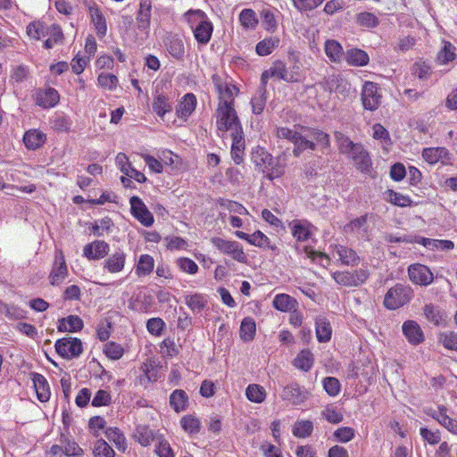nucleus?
I'll return each instance as SVG.
<instances>
[{
  "instance_id": "f257e3e1",
  "label": "nucleus",
  "mask_w": 457,
  "mask_h": 457,
  "mask_svg": "<svg viewBox=\"0 0 457 457\" xmlns=\"http://www.w3.org/2000/svg\"><path fill=\"white\" fill-rule=\"evenodd\" d=\"M184 17L197 43L206 45L210 41L213 31L212 23L206 13L201 10H189Z\"/></svg>"
},
{
  "instance_id": "f03ea898",
  "label": "nucleus",
  "mask_w": 457,
  "mask_h": 457,
  "mask_svg": "<svg viewBox=\"0 0 457 457\" xmlns=\"http://www.w3.org/2000/svg\"><path fill=\"white\" fill-rule=\"evenodd\" d=\"M215 115L217 130L221 137H225L228 132L231 135L243 129L234 106L225 103L218 105Z\"/></svg>"
},
{
  "instance_id": "7ed1b4c3",
  "label": "nucleus",
  "mask_w": 457,
  "mask_h": 457,
  "mask_svg": "<svg viewBox=\"0 0 457 457\" xmlns=\"http://www.w3.org/2000/svg\"><path fill=\"white\" fill-rule=\"evenodd\" d=\"M413 295L409 286L396 284L386 292L384 298V306L388 310H396L408 303Z\"/></svg>"
},
{
  "instance_id": "20e7f679",
  "label": "nucleus",
  "mask_w": 457,
  "mask_h": 457,
  "mask_svg": "<svg viewBox=\"0 0 457 457\" xmlns=\"http://www.w3.org/2000/svg\"><path fill=\"white\" fill-rule=\"evenodd\" d=\"M276 135L278 138L287 139L295 145L293 154L295 157H299L300 154L305 150H314L315 144L303 137L299 132L290 129L285 127H279L276 129Z\"/></svg>"
},
{
  "instance_id": "39448f33",
  "label": "nucleus",
  "mask_w": 457,
  "mask_h": 457,
  "mask_svg": "<svg viewBox=\"0 0 457 457\" xmlns=\"http://www.w3.org/2000/svg\"><path fill=\"white\" fill-rule=\"evenodd\" d=\"M211 243L220 253L230 256L233 260L240 263H245L247 262L244 248L238 242L227 240L220 237H213L211 238Z\"/></svg>"
},
{
  "instance_id": "423d86ee",
  "label": "nucleus",
  "mask_w": 457,
  "mask_h": 457,
  "mask_svg": "<svg viewBox=\"0 0 457 457\" xmlns=\"http://www.w3.org/2000/svg\"><path fill=\"white\" fill-rule=\"evenodd\" d=\"M372 219V214L365 213L360 217L351 220L344 227L345 234H351L357 238L370 241L371 239V228L370 221Z\"/></svg>"
},
{
  "instance_id": "0eeeda50",
  "label": "nucleus",
  "mask_w": 457,
  "mask_h": 457,
  "mask_svg": "<svg viewBox=\"0 0 457 457\" xmlns=\"http://www.w3.org/2000/svg\"><path fill=\"white\" fill-rule=\"evenodd\" d=\"M361 99L363 108L368 111H376L382 99L381 89L372 81H365L361 87Z\"/></svg>"
},
{
  "instance_id": "6e6552de",
  "label": "nucleus",
  "mask_w": 457,
  "mask_h": 457,
  "mask_svg": "<svg viewBox=\"0 0 457 457\" xmlns=\"http://www.w3.org/2000/svg\"><path fill=\"white\" fill-rule=\"evenodd\" d=\"M424 412L434 419L450 433L457 435V420L450 417V410L447 406L438 404L436 410L431 407H426L424 408Z\"/></svg>"
},
{
  "instance_id": "1a4fd4ad",
  "label": "nucleus",
  "mask_w": 457,
  "mask_h": 457,
  "mask_svg": "<svg viewBox=\"0 0 457 457\" xmlns=\"http://www.w3.org/2000/svg\"><path fill=\"white\" fill-rule=\"evenodd\" d=\"M54 347L60 356L68 360L79 357L83 351L81 341L71 337L58 339Z\"/></svg>"
},
{
  "instance_id": "9d476101",
  "label": "nucleus",
  "mask_w": 457,
  "mask_h": 457,
  "mask_svg": "<svg viewBox=\"0 0 457 457\" xmlns=\"http://www.w3.org/2000/svg\"><path fill=\"white\" fill-rule=\"evenodd\" d=\"M69 270L65 257L62 250L57 249L54 253V260L49 274V283L57 287L60 286L68 277Z\"/></svg>"
},
{
  "instance_id": "9b49d317",
  "label": "nucleus",
  "mask_w": 457,
  "mask_h": 457,
  "mask_svg": "<svg viewBox=\"0 0 457 457\" xmlns=\"http://www.w3.org/2000/svg\"><path fill=\"white\" fill-rule=\"evenodd\" d=\"M129 204L131 214L143 226L150 227L153 225L154 221V216L140 197L137 195L130 197Z\"/></svg>"
},
{
  "instance_id": "f8f14e48",
  "label": "nucleus",
  "mask_w": 457,
  "mask_h": 457,
  "mask_svg": "<svg viewBox=\"0 0 457 457\" xmlns=\"http://www.w3.org/2000/svg\"><path fill=\"white\" fill-rule=\"evenodd\" d=\"M408 275L412 283L424 287L430 285L434 279V275L429 268L420 263L410 265Z\"/></svg>"
},
{
  "instance_id": "ddd939ff",
  "label": "nucleus",
  "mask_w": 457,
  "mask_h": 457,
  "mask_svg": "<svg viewBox=\"0 0 457 457\" xmlns=\"http://www.w3.org/2000/svg\"><path fill=\"white\" fill-rule=\"evenodd\" d=\"M308 391L296 382H292L283 388L281 397L294 405H300L308 398Z\"/></svg>"
},
{
  "instance_id": "4468645a",
  "label": "nucleus",
  "mask_w": 457,
  "mask_h": 457,
  "mask_svg": "<svg viewBox=\"0 0 457 457\" xmlns=\"http://www.w3.org/2000/svg\"><path fill=\"white\" fill-rule=\"evenodd\" d=\"M331 247L333 248L331 251L332 258L336 259L342 265H358L360 257L354 250L341 245H336Z\"/></svg>"
},
{
  "instance_id": "2eb2a0df",
  "label": "nucleus",
  "mask_w": 457,
  "mask_h": 457,
  "mask_svg": "<svg viewBox=\"0 0 457 457\" xmlns=\"http://www.w3.org/2000/svg\"><path fill=\"white\" fill-rule=\"evenodd\" d=\"M213 80L215 82V86L219 93L218 105H223V104L225 103L229 106H234L235 96L238 92L237 87L231 83L220 81L215 76L213 77Z\"/></svg>"
},
{
  "instance_id": "dca6fc26",
  "label": "nucleus",
  "mask_w": 457,
  "mask_h": 457,
  "mask_svg": "<svg viewBox=\"0 0 457 457\" xmlns=\"http://www.w3.org/2000/svg\"><path fill=\"white\" fill-rule=\"evenodd\" d=\"M348 156L352 158L357 170L362 173H370L372 166L371 159L362 145L360 144L358 146H355Z\"/></svg>"
},
{
  "instance_id": "f3484780",
  "label": "nucleus",
  "mask_w": 457,
  "mask_h": 457,
  "mask_svg": "<svg viewBox=\"0 0 457 457\" xmlns=\"http://www.w3.org/2000/svg\"><path fill=\"white\" fill-rule=\"evenodd\" d=\"M422 158L429 164L441 162L446 165L451 161V154L445 147H428L423 149Z\"/></svg>"
},
{
  "instance_id": "a211bd4d",
  "label": "nucleus",
  "mask_w": 457,
  "mask_h": 457,
  "mask_svg": "<svg viewBox=\"0 0 457 457\" xmlns=\"http://www.w3.org/2000/svg\"><path fill=\"white\" fill-rule=\"evenodd\" d=\"M235 235L238 238L245 240L250 245L257 247L268 248L271 250H274L276 248L275 245L271 244L270 238L260 230H257L251 235L238 230L235 232Z\"/></svg>"
},
{
  "instance_id": "6ab92c4d",
  "label": "nucleus",
  "mask_w": 457,
  "mask_h": 457,
  "mask_svg": "<svg viewBox=\"0 0 457 457\" xmlns=\"http://www.w3.org/2000/svg\"><path fill=\"white\" fill-rule=\"evenodd\" d=\"M109 245L102 240H96L83 248V255L88 260H99L107 255Z\"/></svg>"
},
{
  "instance_id": "aec40b11",
  "label": "nucleus",
  "mask_w": 457,
  "mask_h": 457,
  "mask_svg": "<svg viewBox=\"0 0 457 457\" xmlns=\"http://www.w3.org/2000/svg\"><path fill=\"white\" fill-rule=\"evenodd\" d=\"M152 12V0H140L139 10L137 15V28L145 34H148Z\"/></svg>"
},
{
  "instance_id": "412c9836",
  "label": "nucleus",
  "mask_w": 457,
  "mask_h": 457,
  "mask_svg": "<svg viewBox=\"0 0 457 457\" xmlns=\"http://www.w3.org/2000/svg\"><path fill=\"white\" fill-rule=\"evenodd\" d=\"M140 374L137 378V384L146 386L147 384L159 379V370L153 361H145L139 368Z\"/></svg>"
},
{
  "instance_id": "4be33fe9",
  "label": "nucleus",
  "mask_w": 457,
  "mask_h": 457,
  "mask_svg": "<svg viewBox=\"0 0 457 457\" xmlns=\"http://www.w3.org/2000/svg\"><path fill=\"white\" fill-rule=\"evenodd\" d=\"M126 253L122 250H117L104 262V270L110 273H119L124 270Z\"/></svg>"
},
{
  "instance_id": "5701e85b",
  "label": "nucleus",
  "mask_w": 457,
  "mask_h": 457,
  "mask_svg": "<svg viewBox=\"0 0 457 457\" xmlns=\"http://www.w3.org/2000/svg\"><path fill=\"white\" fill-rule=\"evenodd\" d=\"M32 381L37 399L41 403L48 402L51 396V391L46 378L42 374L33 373Z\"/></svg>"
},
{
  "instance_id": "b1692460",
  "label": "nucleus",
  "mask_w": 457,
  "mask_h": 457,
  "mask_svg": "<svg viewBox=\"0 0 457 457\" xmlns=\"http://www.w3.org/2000/svg\"><path fill=\"white\" fill-rule=\"evenodd\" d=\"M270 78H277L287 81V79H291L292 77L288 78L286 75V64L282 61H276L273 62L271 67L266 71H264L262 74V84L266 86L268 80Z\"/></svg>"
},
{
  "instance_id": "393cba45",
  "label": "nucleus",
  "mask_w": 457,
  "mask_h": 457,
  "mask_svg": "<svg viewBox=\"0 0 457 457\" xmlns=\"http://www.w3.org/2000/svg\"><path fill=\"white\" fill-rule=\"evenodd\" d=\"M196 107V97L194 94H186L177 106L176 112L179 118L187 120Z\"/></svg>"
},
{
  "instance_id": "a878e982",
  "label": "nucleus",
  "mask_w": 457,
  "mask_h": 457,
  "mask_svg": "<svg viewBox=\"0 0 457 457\" xmlns=\"http://www.w3.org/2000/svg\"><path fill=\"white\" fill-rule=\"evenodd\" d=\"M324 51L331 62L339 63L345 56L343 46L335 39H328L324 44Z\"/></svg>"
},
{
  "instance_id": "bb28decb",
  "label": "nucleus",
  "mask_w": 457,
  "mask_h": 457,
  "mask_svg": "<svg viewBox=\"0 0 457 457\" xmlns=\"http://www.w3.org/2000/svg\"><path fill=\"white\" fill-rule=\"evenodd\" d=\"M289 226L297 241H306L310 237L312 224L306 220H294Z\"/></svg>"
},
{
  "instance_id": "cd10ccee",
  "label": "nucleus",
  "mask_w": 457,
  "mask_h": 457,
  "mask_svg": "<svg viewBox=\"0 0 457 457\" xmlns=\"http://www.w3.org/2000/svg\"><path fill=\"white\" fill-rule=\"evenodd\" d=\"M232 138L231 157L235 163L240 164L243 162L245 139L243 129L241 132H234L230 135Z\"/></svg>"
},
{
  "instance_id": "c85d7f7f",
  "label": "nucleus",
  "mask_w": 457,
  "mask_h": 457,
  "mask_svg": "<svg viewBox=\"0 0 457 457\" xmlns=\"http://www.w3.org/2000/svg\"><path fill=\"white\" fill-rule=\"evenodd\" d=\"M403 332L412 345H419L424 340L420 327L413 320H407L403 324Z\"/></svg>"
},
{
  "instance_id": "c756f323",
  "label": "nucleus",
  "mask_w": 457,
  "mask_h": 457,
  "mask_svg": "<svg viewBox=\"0 0 457 457\" xmlns=\"http://www.w3.org/2000/svg\"><path fill=\"white\" fill-rule=\"evenodd\" d=\"M46 136L38 129H29L23 136V143L29 150L40 148L46 142Z\"/></svg>"
},
{
  "instance_id": "7c9ffc66",
  "label": "nucleus",
  "mask_w": 457,
  "mask_h": 457,
  "mask_svg": "<svg viewBox=\"0 0 457 457\" xmlns=\"http://www.w3.org/2000/svg\"><path fill=\"white\" fill-rule=\"evenodd\" d=\"M345 59L351 66L362 67L366 66L370 62L369 54L359 48H351L345 52Z\"/></svg>"
},
{
  "instance_id": "2f4dec72",
  "label": "nucleus",
  "mask_w": 457,
  "mask_h": 457,
  "mask_svg": "<svg viewBox=\"0 0 457 457\" xmlns=\"http://www.w3.org/2000/svg\"><path fill=\"white\" fill-rule=\"evenodd\" d=\"M165 46L169 54L175 59L180 60L184 57L185 47L181 37L177 35H170L165 39Z\"/></svg>"
},
{
  "instance_id": "473e14b6",
  "label": "nucleus",
  "mask_w": 457,
  "mask_h": 457,
  "mask_svg": "<svg viewBox=\"0 0 457 457\" xmlns=\"http://www.w3.org/2000/svg\"><path fill=\"white\" fill-rule=\"evenodd\" d=\"M60 96L56 89L49 87L46 90L37 92V104L44 108L55 106L59 102Z\"/></svg>"
},
{
  "instance_id": "72a5a7b5",
  "label": "nucleus",
  "mask_w": 457,
  "mask_h": 457,
  "mask_svg": "<svg viewBox=\"0 0 457 457\" xmlns=\"http://www.w3.org/2000/svg\"><path fill=\"white\" fill-rule=\"evenodd\" d=\"M316 337L319 342L326 343L331 339L332 328L330 322L324 316H319L315 320Z\"/></svg>"
},
{
  "instance_id": "f704fd0d",
  "label": "nucleus",
  "mask_w": 457,
  "mask_h": 457,
  "mask_svg": "<svg viewBox=\"0 0 457 457\" xmlns=\"http://www.w3.org/2000/svg\"><path fill=\"white\" fill-rule=\"evenodd\" d=\"M83 328V320L77 315H69L60 319L57 324L59 332H77Z\"/></svg>"
},
{
  "instance_id": "c9c22d12",
  "label": "nucleus",
  "mask_w": 457,
  "mask_h": 457,
  "mask_svg": "<svg viewBox=\"0 0 457 457\" xmlns=\"http://www.w3.org/2000/svg\"><path fill=\"white\" fill-rule=\"evenodd\" d=\"M207 296L204 294L194 293L185 295V303L193 312H201L207 305Z\"/></svg>"
},
{
  "instance_id": "e433bc0d",
  "label": "nucleus",
  "mask_w": 457,
  "mask_h": 457,
  "mask_svg": "<svg viewBox=\"0 0 457 457\" xmlns=\"http://www.w3.org/2000/svg\"><path fill=\"white\" fill-rule=\"evenodd\" d=\"M314 363V355L309 349L302 350L294 359V366L303 371H309Z\"/></svg>"
},
{
  "instance_id": "4c0bfd02",
  "label": "nucleus",
  "mask_w": 457,
  "mask_h": 457,
  "mask_svg": "<svg viewBox=\"0 0 457 457\" xmlns=\"http://www.w3.org/2000/svg\"><path fill=\"white\" fill-rule=\"evenodd\" d=\"M280 39L278 37H269L260 41L256 46V54L260 56H267L278 47Z\"/></svg>"
},
{
  "instance_id": "58836bf2",
  "label": "nucleus",
  "mask_w": 457,
  "mask_h": 457,
  "mask_svg": "<svg viewBox=\"0 0 457 457\" xmlns=\"http://www.w3.org/2000/svg\"><path fill=\"white\" fill-rule=\"evenodd\" d=\"M107 439L112 442L115 447L121 452L127 449V440L124 434L118 428H107L104 430Z\"/></svg>"
},
{
  "instance_id": "ea45409f",
  "label": "nucleus",
  "mask_w": 457,
  "mask_h": 457,
  "mask_svg": "<svg viewBox=\"0 0 457 457\" xmlns=\"http://www.w3.org/2000/svg\"><path fill=\"white\" fill-rule=\"evenodd\" d=\"M170 405L176 411L180 412L188 405V396L184 390L176 389L170 396Z\"/></svg>"
},
{
  "instance_id": "a19ab883",
  "label": "nucleus",
  "mask_w": 457,
  "mask_h": 457,
  "mask_svg": "<svg viewBox=\"0 0 457 457\" xmlns=\"http://www.w3.org/2000/svg\"><path fill=\"white\" fill-rule=\"evenodd\" d=\"M134 439L142 446H148L154 439V431L145 425H137L133 434Z\"/></svg>"
},
{
  "instance_id": "79ce46f5",
  "label": "nucleus",
  "mask_w": 457,
  "mask_h": 457,
  "mask_svg": "<svg viewBox=\"0 0 457 457\" xmlns=\"http://www.w3.org/2000/svg\"><path fill=\"white\" fill-rule=\"evenodd\" d=\"M238 20L245 29L253 30L259 23L256 12L251 8L243 9L239 13Z\"/></svg>"
},
{
  "instance_id": "37998d69",
  "label": "nucleus",
  "mask_w": 457,
  "mask_h": 457,
  "mask_svg": "<svg viewBox=\"0 0 457 457\" xmlns=\"http://www.w3.org/2000/svg\"><path fill=\"white\" fill-rule=\"evenodd\" d=\"M262 172L270 180L280 178L285 172V164L281 163L278 158H271L269 164L265 166Z\"/></svg>"
},
{
  "instance_id": "c03bdc74",
  "label": "nucleus",
  "mask_w": 457,
  "mask_h": 457,
  "mask_svg": "<svg viewBox=\"0 0 457 457\" xmlns=\"http://www.w3.org/2000/svg\"><path fill=\"white\" fill-rule=\"evenodd\" d=\"M245 396L252 403H262L265 401L267 393L262 386L250 384L245 389Z\"/></svg>"
},
{
  "instance_id": "a18cd8bd",
  "label": "nucleus",
  "mask_w": 457,
  "mask_h": 457,
  "mask_svg": "<svg viewBox=\"0 0 457 457\" xmlns=\"http://www.w3.org/2000/svg\"><path fill=\"white\" fill-rule=\"evenodd\" d=\"M91 20L99 37H104L107 32V25L104 16L98 8L90 9Z\"/></svg>"
},
{
  "instance_id": "49530a36",
  "label": "nucleus",
  "mask_w": 457,
  "mask_h": 457,
  "mask_svg": "<svg viewBox=\"0 0 457 457\" xmlns=\"http://www.w3.org/2000/svg\"><path fill=\"white\" fill-rule=\"evenodd\" d=\"M456 58V47L448 41H443V46L437 54L436 60L439 64H447Z\"/></svg>"
},
{
  "instance_id": "de8ad7c7",
  "label": "nucleus",
  "mask_w": 457,
  "mask_h": 457,
  "mask_svg": "<svg viewBox=\"0 0 457 457\" xmlns=\"http://www.w3.org/2000/svg\"><path fill=\"white\" fill-rule=\"evenodd\" d=\"M296 303L295 299L286 294L277 295L273 300L274 308L284 312L292 311Z\"/></svg>"
},
{
  "instance_id": "09e8293b",
  "label": "nucleus",
  "mask_w": 457,
  "mask_h": 457,
  "mask_svg": "<svg viewBox=\"0 0 457 457\" xmlns=\"http://www.w3.org/2000/svg\"><path fill=\"white\" fill-rule=\"evenodd\" d=\"M386 200L394 205L407 207L412 205V200L409 195H403L394 190L388 189L385 192Z\"/></svg>"
},
{
  "instance_id": "8fccbe9b",
  "label": "nucleus",
  "mask_w": 457,
  "mask_h": 457,
  "mask_svg": "<svg viewBox=\"0 0 457 457\" xmlns=\"http://www.w3.org/2000/svg\"><path fill=\"white\" fill-rule=\"evenodd\" d=\"M266 89L265 86L262 84V87H260L254 96L252 97L251 104H252V110L253 112L255 114H260L263 112L264 107L266 105Z\"/></svg>"
},
{
  "instance_id": "3c124183",
  "label": "nucleus",
  "mask_w": 457,
  "mask_h": 457,
  "mask_svg": "<svg viewBox=\"0 0 457 457\" xmlns=\"http://www.w3.org/2000/svg\"><path fill=\"white\" fill-rule=\"evenodd\" d=\"M154 268V260L149 254L140 255L136 266V273L138 277L149 275Z\"/></svg>"
},
{
  "instance_id": "603ef678",
  "label": "nucleus",
  "mask_w": 457,
  "mask_h": 457,
  "mask_svg": "<svg viewBox=\"0 0 457 457\" xmlns=\"http://www.w3.org/2000/svg\"><path fill=\"white\" fill-rule=\"evenodd\" d=\"M276 13H278V11L271 8H265L262 11L261 16L265 30L274 32L277 29L278 21Z\"/></svg>"
},
{
  "instance_id": "864d4df0",
  "label": "nucleus",
  "mask_w": 457,
  "mask_h": 457,
  "mask_svg": "<svg viewBox=\"0 0 457 457\" xmlns=\"http://www.w3.org/2000/svg\"><path fill=\"white\" fill-rule=\"evenodd\" d=\"M256 324L253 318H245L240 326V337L245 341H252L255 336Z\"/></svg>"
},
{
  "instance_id": "5fc2aeb1",
  "label": "nucleus",
  "mask_w": 457,
  "mask_h": 457,
  "mask_svg": "<svg viewBox=\"0 0 457 457\" xmlns=\"http://www.w3.org/2000/svg\"><path fill=\"white\" fill-rule=\"evenodd\" d=\"M26 32L30 38L39 40L49 34V29L41 21H35L27 26Z\"/></svg>"
},
{
  "instance_id": "6e6d98bb",
  "label": "nucleus",
  "mask_w": 457,
  "mask_h": 457,
  "mask_svg": "<svg viewBox=\"0 0 457 457\" xmlns=\"http://www.w3.org/2000/svg\"><path fill=\"white\" fill-rule=\"evenodd\" d=\"M424 314L426 318L435 325H439L445 319V313L441 311L438 306L434 304H427L424 307Z\"/></svg>"
},
{
  "instance_id": "4d7b16f0",
  "label": "nucleus",
  "mask_w": 457,
  "mask_h": 457,
  "mask_svg": "<svg viewBox=\"0 0 457 457\" xmlns=\"http://www.w3.org/2000/svg\"><path fill=\"white\" fill-rule=\"evenodd\" d=\"M180 425L183 430L187 434H197L201 428V422L194 415H185L180 420Z\"/></svg>"
},
{
  "instance_id": "13d9d810",
  "label": "nucleus",
  "mask_w": 457,
  "mask_h": 457,
  "mask_svg": "<svg viewBox=\"0 0 457 457\" xmlns=\"http://www.w3.org/2000/svg\"><path fill=\"white\" fill-rule=\"evenodd\" d=\"M272 155L269 154L263 147H256L252 152V160L253 163L262 170L265 168L269 162L271 161Z\"/></svg>"
},
{
  "instance_id": "bf43d9fd",
  "label": "nucleus",
  "mask_w": 457,
  "mask_h": 457,
  "mask_svg": "<svg viewBox=\"0 0 457 457\" xmlns=\"http://www.w3.org/2000/svg\"><path fill=\"white\" fill-rule=\"evenodd\" d=\"M335 138L340 152L347 155H349L353 151L355 146H358L360 145L354 144L346 136H345L342 132L339 131L335 132Z\"/></svg>"
},
{
  "instance_id": "052dcab7",
  "label": "nucleus",
  "mask_w": 457,
  "mask_h": 457,
  "mask_svg": "<svg viewBox=\"0 0 457 457\" xmlns=\"http://www.w3.org/2000/svg\"><path fill=\"white\" fill-rule=\"evenodd\" d=\"M153 110L159 116L163 117L167 112L171 111V106L168 98L163 95H158L154 97L153 103Z\"/></svg>"
},
{
  "instance_id": "680f3d73",
  "label": "nucleus",
  "mask_w": 457,
  "mask_h": 457,
  "mask_svg": "<svg viewBox=\"0 0 457 457\" xmlns=\"http://www.w3.org/2000/svg\"><path fill=\"white\" fill-rule=\"evenodd\" d=\"M313 430L312 422L310 420L296 421L293 428V435L296 437L305 438L309 436Z\"/></svg>"
},
{
  "instance_id": "e2e57ef3",
  "label": "nucleus",
  "mask_w": 457,
  "mask_h": 457,
  "mask_svg": "<svg viewBox=\"0 0 457 457\" xmlns=\"http://www.w3.org/2000/svg\"><path fill=\"white\" fill-rule=\"evenodd\" d=\"M218 204L220 207H223L233 213L239 215H247L249 213L243 204L232 200L220 198L218 200Z\"/></svg>"
},
{
  "instance_id": "0e129e2a",
  "label": "nucleus",
  "mask_w": 457,
  "mask_h": 457,
  "mask_svg": "<svg viewBox=\"0 0 457 457\" xmlns=\"http://www.w3.org/2000/svg\"><path fill=\"white\" fill-rule=\"evenodd\" d=\"M179 269L187 274L195 275L198 272L199 267L195 261L187 257H180L176 260Z\"/></svg>"
},
{
  "instance_id": "69168bd1",
  "label": "nucleus",
  "mask_w": 457,
  "mask_h": 457,
  "mask_svg": "<svg viewBox=\"0 0 457 457\" xmlns=\"http://www.w3.org/2000/svg\"><path fill=\"white\" fill-rule=\"evenodd\" d=\"M93 453L95 457H114L115 455L113 449L104 439L96 442Z\"/></svg>"
},
{
  "instance_id": "338daca9",
  "label": "nucleus",
  "mask_w": 457,
  "mask_h": 457,
  "mask_svg": "<svg viewBox=\"0 0 457 457\" xmlns=\"http://www.w3.org/2000/svg\"><path fill=\"white\" fill-rule=\"evenodd\" d=\"M154 452L158 457H175V453L170 443L161 436L157 437V445H155Z\"/></svg>"
},
{
  "instance_id": "774afa93",
  "label": "nucleus",
  "mask_w": 457,
  "mask_h": 457,
  "mask_svg": "<svg viewBox=\"0 0 457 457\" xmlns=\"http://www.w3.org/2000/svg\"><path fill=\"white\" fill-rule=\"evenodd\" d=\"M439 342L449 350L457 351V333L453 331L443 332L439 335Z\"/></svg>"
}]
</instances>
